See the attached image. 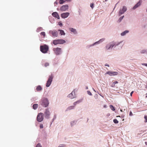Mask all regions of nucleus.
<instances>
[{"instance_id":"obj_1","label":"nucleus","mask_w":147,"mask_h":147,"mask_svg":"<svg viewBox=\"0 0 147 147\" xmlns=\"http://www.w3.org/2000/svg\"><path fill=\"white\" fill-rule=\"evenodd\" d=\"M49 102L48 99L46 98H42L41 101V105L43 107H47L49 105Z\"/></svg>"},{"instance_id":"obj_2","label":"nucleus","mask_w":147,"mask_h":147,"mask_svg":"<svg viewBox=\"0 0 147 147\" xmlns=\"http://www.w3.org/2000/svg\"><path fill=\"white\" fill-rule=\"evenodd\" d=\"M49 50L48 47L46 45H44L40 46V50L43 53H46Z\"/></svg>"},{"instance_id":"obj_3","label":"nucleus","mask_w":147,"mask_h":147,"mask_svg":"<svg viewBox=\"0 0 147 147\" xmlns=\"http://www.w3.org/2000/svg\"><path fill=\"white\" fill-rule=\"evenodd\" d=\"M65 42V41L62 39L55 40L53 41V44L55 45L58 44H63Z\"/></svg>"},{"instance_id":"obj_4","label":"nucleus","mask_w":147,"mask_h":147,"mask_svg":"<svg viewBox=\"0 0 147 147\" xmlns=\"http://www.w3.org/2000/svg\"><path fill=\"white\" fill-rule=\"evenodd\" d=\"M44 114L45 117L46 118L49 119L50 118L51 113L48 109H45Z\"/></svg>"},{"instance_id":"obj_5","label":"nucleus","mask_w":147,"mask_h":147,"mask_svg":"<svg viewBox=\"0 0 147 147\" xmlns=\"http://www.w3.org/2000/svg\"><path fill=\"white\" fill-rule=\"evenodd\" d=\"M53 78V76L52 74H51V75L49 76V79L47 82L46 84V86L47 87L49 86L51 84Z\"/></svg>"},{"instance_id":"obj_6","label":"nucleus","mask_w":147,"mask_h":147,"mask_svg":"<svg viewBox=\"0 0 147 147\" xmlns=\"http://www.w3.org/2000/svg\"><path fill=\"white\" fill-rule=\"evenodd\" d=\"M37 121L39 122H40L43 121L44 119L43 113H39L37 117Z\"/></svg>"},{"instance_id":"obj_7","label":"nucleus","mask_w":147,"mask_h":147,"mask_svg":"<svg viewBox=\"0 0 147 147\" xmlns=\"http://www.w3.org/2000/svg\"><path fill=\"white\" fill-rule=\"evenodd\" d=\"M49 34L50 35L54 37H57L58 35V33L57 31L55 30H50L49 31Z\"/></svg>"},{"instance_id":"obj_8","label":"nucleus","mask_w":147,"mask_h":147,"mask_svg":"<svg viewBox=\"0 0 147 147\" xmlns=\"http://www.w3.org/2000/svg\"><path fill=\"white\" fill-rule=\"evenodd\" d=\"M53 50L54 53L56 55H59L61 53V49L59 47L57 48H54L53 49Z\"/></svg>"},{"instance_id":"obj_9","label":"nucleus","mask_w":147,"mask_h":147,"mask_svg":"<svg viewBox=\"0 0 147 147\" xmlns=\"http://www.w3.org/2000/svg\"><path fill=\"white\" fill-rule=\"evenodd\" d=\"M116 44L114 42H112L108 44L106 46V49L108 50L111 48H112Z\"/></svg>"},{"instance_id":"obj_10","label":"nucleus","mask_w":147,"mask_h":147,"mask_svg":"<svg viewBox=\"0 0 147 147\" xmlns=\"http://www.w3.org/2000/svg\"><path fill=\"white\" fill-rule=\"evenodd\" d=\"M106 74H109L110 76H114L118 74V72L116 71H109L107 72Z\"/></svg>"},{"instance_id":"obj_11","label":"nucleus","mask_w":147,"mask_h":147,"mask_svg":"<svg viewBox=\"0 0 147 147\" xmlns=\"http://www.w3.org/2000/svg\"><path fill=\"white\" fill-rule=\"evenodd\" d=\"M68 8V6L67 5H63L60 8L61 11H64L67 9Z\"/></svg>"},{"instance_id":"obj_12","label":"nucleus","mask_w":147,"mask_h":147,"mask_svg":"<svg viewBox=\"0 0 147 147\" xmlns=\"http://www.w3.org/2000/svg\"><path fill=\"white\" fill-rule=\"evenodd\" d=\"M69 15V13L68 12L64 13H62L61 16L62 18H65L67 17Z\"/></svg>"},{"instance_id":"obj_13","label":"nucleus","mask_w":147,"mask_h":147,"mask_svg":"<svg viewBox=\"0 0 147 147\" xmlns=\"http://www.w3.org/2000/svg\"><path fill=\"white\" fill-rule=\"evenodd\" d=\"M127 10V8L125 6H123L122 9H120L119 11V14H120L123 13Z\"/></svg>"},{"instance_id":"obj_14","label":"nucleus","mask_w":147,"mask_h":147,"mask_svg":"<svg viewBox=\"0 0 147 147\" xmlns=\"http://www.w3.org/2000/svg\"><path fill=\"white\" fill-rule=\"evenodd\" d=\"M142 2V0H140L133 7V9H134L140 6Z\"/></svg>"},{"instance_id":"obj_15","label":"nucleus","mask_w":147,"mask_h":147,"mask_svg":"<svg viewBox=\"0 0 147 147\" xmlns=\"http://www.w3.org/2000/svg\"><path fill=\"white\" fill-rule=\"evenodd\" d=\"M142 2V0H140L133 7V9H134L140 6Z\"/></svg>"},{"instance_id":"obj_16","label":"nucleus","mask_w":147,"mask_h":147,"mask_svg":"<svg viewBox=\"0 0 147 147\" xmlns=\"http://www.w3.org/2000/svg\"><path fill=\"white\" fill-rule=\"evenodd\" d=\"M73 93L74 94L75 93V90H74L71 93L69 94L68 95L67 97L70 98H74L75 96L73 95Z\"/></svg>"},{"instance_id":"obj_17","label":"nucleus","mask_w":147,"mask_h":147,"mask_svg":"<svg viewBox=\"0 0 147 147\" xmlns=\"http://www.w3.org/2000/svg\"><path fill=\"white\" fill-rule=\"evenodd\" d=\"M52 15L53 17L57 18L58 19H59V17L58 13L56 12H53L52 14Z\"/></svg>"},{"instance_id":"obj_18","label":"nucleus","mask_w":147,"mask_h":147,"mask_svg":"<svg viewBox=\"0 0 147 147\" xmlns=\"http://www.w3.org/2000/svg\"><path fill=\"white\" fill-rule=\"evenodd\" d=\"M69 30L72 32H73L74 34H76L77 33L76 29L72 28H70Z\"/></svg>"},{"instance_id":"obj_19","label":"nucleus","mask_w":147,"mask_h":147,"mask_svg":"<svg viewBox=\"0 0 147 147\" xmlns=\"http://www.w3.org/2000/svg\"><path fill=\"white\" fill-rule=\"evenodd\" d=\"M58 31L60 32V34L61 35H65V34L63 30H59Z\"/></svg>"},{"instance_id":"obj_20","label":"nucleus","mask_w":147,"mask_h":147,"mask_svg":"<svg viewBox=\"0 0 147 147\" xmlns=\"http://www.w3.org/2000/svg\"><path fill=\"white\" fill-rule=\"evenodd\" d=\"M42 90V88L40 86H38L36 88V90L37 91H40Z\"/></svg>"},{"instance_id":"obj_21","label":"nucleus","mask_w":147,"mask_h":147,"mask_svg":"<svg viewBox=\"0 0 147 147\" xmlns=\"http://www.w3.org/2000/svg\"><path fill=\"white\" fill-rule=\"evenodd\" d=\"M129 32V31L128 30H125L124 32H123L121 34V35L122 36H123L125 35L126 33H128Z\"/></svg>"},{"instance_id":"obj_22","label":"nucleus","mask_w":147,"mask_h":147,"mask_svg":"<svg viewBox=\"0 0 147 147\" xmlns=\"http://www.w3.org/2000/svg\"><path fill=\"white\" fill-rule=\"evenodd\" d=\"M38 105L37 104H35L33 105V109H36L38 107Z\"/></svg>"},{"instance_id":"obj_23","label":"nucleus","mask_w":147,"mask_h":147,"mask_svg":"<svg viewBox=\"0 0 147 147\" xmlns=\"http://www.w3.org/2000/svg\"><path fill=\"white\" fill-rule=\"evenodd\" d=\"M74 107H75V106H70L67 109V110L68 111V110H70L71 109H73L74 108Z\"/></svg>"},{"instance_id":"obj_24","label":"nucleus","mask_w":147,"mask_h":147,"mask_svg":"<svg viewBox=\"0 0 147 147\" xmlns=\"http://www.w3.org/2000/svg\"><path fill=\"white\" fill-rule=\"evenodd\" d=\"M105 40V39L104 38H102V39H101L100 40L98 41V42H96L95 43H94V45L96 44V43H98V42H102L104 40Z\"/></svg>"},{"instance_id":"obj_25","label":"nucleus","mask_w":147,"mask_h":147,"mask_svg":"<svg viewBox=\"0 0 147 147\" xmlns=\"http://www.w3.org/2000/svg\"><path fill=\"white\" fill-rule=\"evenodd\" d=\"M110 107L112 110L113 111L115 110V108L112 105H110Z\"/></svg>"},{"instance_id":"obj_26","label":"nucleus","mask_w":147,"mask_h":147,"mask_svg":"<svg viewBox=\"0 0 147 147\" xmlns=\"http://www.w3.org/2000/svg\"><path fill=\"white\" fill-rule=\"evenodd\" d=\"M141 53H147V50H142L141 52Z\"/></svg>"},{"instance_id":"obj_27","label":"nucleus","mask_w":147,"mask_h":147,"mask_svg":"<svg viewBox=\"0 0 147 147\" xmlns=\"http://www.w3.org/2000/svg\"><path fill=\"white\" fill-rule=\"evenodd\" d=\"M60 2L59 3L60 4H62L63 3H65V0H59Z\"/></svg>"},{"instance_id":"obj_28","label":"nucleus","mask_w":147,"mask_h":147,"mask_svg":"<svg viewBox=\"0 0 147 147\" xmlns=\"http://www.w3.org/2000/svg\"><path fill=\"white\" fill-rule=\"evenodd\" d=\"M40 34L41 35L43 36V37H45V32H41Z\"/></svg>"},{"instance_id":"obj_29","label":"nucleus","mask_w":147,"mask_h":147,"mask_svg":"<svg viewBox=\"0 0 147 147\" xmlns=\"http://www.w3.org/2000/svg\"><path fill=\"white\" fill-rule=\"evenodd\" d=\"M113 122L115 123H118V121H117V120L116 119H114L113 120Z\"/></svg>"},{"instance_id":"obj_30","label":"nucleus","mask_w":147,"mask_h":147,"mask_svg":"<svg viewBox=\"0 0 147 147\" xmlns=\"http://www.w3.org/2000/svg\"><path fill=\"white\" fill-rule=\"evenodd\" d=\"M144 118L145 119L144 122L146 123L147 122V115H145L144 117Z\"/></svg>"},{"instance_id":"obj_31","label":"nucleus","mask_w":147,"mask_h":147,"mask_svg":"<svg viewBox=\"0 0 147 147\" xmlns=\"http://www.w3.org/2000/svg\"><path fill=\"white\" fill-rule=\"evenodd\" d=\"M90 6L92 9L94 7V4L93 3H91L90 4Z\"/></svg>"},{"instance_id":"obj_32","label":"nucleus","mask_w":147,"mask_h":147,"mask_svg":"<svg viewBox=\"0 0 147 147\" xmlns=\"http://www.w3.org/2000/svg\"><path fill=\"white\" fill-rule=\"evenodd\" d=\"M76 123L75 122V121H72L71 123V124L72 126L74 125V124H75Z\"/></svg>"},{"instance_id":"obj_33","label":"nucleus","mask_w":147,"mask_h":147,"mask_svg":"<svg viewBox=\"0 0 147 147\" xmlns=\"http://www.w3.org/2000/svg\"><path fill=\"white\" fill-rule=\"evenodd\" d=\"M87 92L88 95H92V93H91L90 91H88Z\"/></svg>"},{"instance_id":"obj_34","label":"nucleus","mask_w":147,"mask_h":147,"mask_svg":"<svg viewBox=\"0 0 147 147\" xmlns=\"http://www.w3.org/2000/svg\"><path fill=\"white\" fill-rule=\"evenodd\" d=\"M111 86L112 87H114L115 86V84L114 83H113V82L111 84Z\"/></svg>"},{"instance_id":"obj_35","label":"nucleus","mask_w":147,"mask_h":147,"mask_svg":"<svg viewBox=\"0 0 147 147\" xmlns=\"http://www.w3.org/2000/svg\"><path fill=\"white\" fill-rule=\"evenodd\" d=\"M65 145L61 144L59 145L58 147H65Z\"/></svg>"},{"instance_id":"obj_36","label":"nucleus","mask_w":147,"mask_h":147,"mask_svg":"<svg viewBox=\"0 0 147 147\" xmlns=\"http://www.w3.org/2000/svg\"><path fill=\"white\" fill-rule=\"evenodd\" d=\"M36 147H41V146L40 144H38Z\"/></svg>"},{"instance_id":"obj_37","label":"nucleus","mask_w":147,"mask_h":147,"mask_svg":"<svg viewBox=\"0 0 147 147\" xmlns=\"http://www.w3.org/2000/svg\"><path fill=\"white\" fill-rule=\"evenodd\" d=\"M49 65V63H45V67H47Z\"/></svg>"},{"instance_id":"obj_38","label":"nucleus","mask_w":147,"mask_h":147,"mask_svg":"<svg viewBox=\"0 0 147 147\" xmlns=\"http://www.w3.org/2000/svg\"><path fill=\"white\" fill-rule=\"evenodd\" d=\"M40 128H42L43 127V125L42 124H40Z\"/></svg>"},{"instance_id":"obj_39","label":"nucleus","mask_w":147,"mask_h":147,"mask_svg":"<svg viewBox=\"0 0 147 147\" xmlns=\"http://www.w3.org/2000/svg\"><path fill=\"white\" fill-rule=\"evenodd\" d=\"M124 17V16L121 17L119 19V20H120V21L123 19Z\"/></svg>"},{"instance_id":"obj_40","label":"nucleus","mask_w":147,"mask_h":147,"mask_svg":"<svg viewBox=\"0 0 147 147\" xmlns=\"http://www.w3.org/2000/svg\"><path fill=\"white\" fill-rule=\"evenodd\" d=\"M58 24L60 26H61L62 25V24L60 22H59Z\"/></svg>"},{"instance_id":"obj_41","label":"nucleus","mask_w":147,"mask_h":147,"mask_svg":"<svg viewBox=\"0 0 147 147\" xmlns=\"http://www.w3.org/2000/svg\"><path fill=\"white\" fill-rule=\"evenodd\" d=\"M142 65H145L146 66H147V63H144L142 64Z\"/></svg>"},{"instance_id":"obj_42","label":"nucleus","mask_w":147,"mask_h":147,"mask_svg":"<svg viewBox=\"0 0 147 147\" xmlns=\"http://www.w3.org/2000/svg\"><path fill=\"white\" fill-rule=\"evenodd\" d=\"M132 115H133L132 113V112L131 111H130V113H129V115L131 116Z\"/></svg>"},{"instance_id":"obj_43","label":"nucleus","mask_w":147,"mask_h":147,"mask_svg":"<svg viewBox=\"0 0 147 147\" xmlns=\"http://www.w3.org/2000/svg\"><path fill=\"white\" fill-rule=\"evenodd\" d=\"M113 83H114L115 84V85L116 84H118V82L117 81H115L113 82Z\"/></svg>"},{"instance_id":"obj_44","label":"nucleus","mask_w":147,"mask_h":147,"mask_svg":"<svg viewBox=\"0 0 147 147\" xmlns=\"http://www.w3.org/2000/svg\"><path fill=\"white\" fill-rule=\"evenodd\" d=\"M54 4L55 5H57L58 4V2H57V1H55V2L54 3Z\"/></svg>"},{"instance_id":"obj_45","label":"nucleus","mask_w":147,"mask_h":147,"mask_svg":"<svg viewBox=\"0 0 147 147\" xmlns=\"http://www.w3.org/2000/svg\"><path fill=\"white\" fill-rule=\"evenodd\" d=\"M105 66H108V67H109V65H108V64L106 63V64L105 65Z\"/></svg>"},{"instance_id":"obj_46","label":"nucleus","mask_w":147,"mask_h":147,"mask_svg":"<svg viewBox=\"0 0 147 147\" xmlns=\"http://www.w3.org/2000/svg\"><path fill=\"white\" fill-rule=\"evenodd\" d=\"M133 92H134V91H132L131 92V93H130V95H131V96H132V94H133Z\"/></svg>"},{"instance_id":"obj_47","label":"nucleus","mask_w":147,"mask_h":147,"mask_svg":"<svg viewBox=\"0 0 147 147\" xmlns=\"http://www.w3.org/2000/svg\"><path fill=\"white\" fill-rule=\"evenodd\" d=\"M77 104V102H74V106H75V105H76Z\"/></svg>"},{"instance_id":"obj_48","label":"nucleus","mask_w":147,"mask_h":147,"mask_svg":"<svg viewBox=\"0 0 147 147\" xmlns=\"http://www.w3.org/2000/svg\"><path fill=\"white\" fill-rule=\"evenodd\" d=\"M65 0V1H66L70 2V1H71V0Z\"/></svg>"},{"instance_id":"obj_49","label":"nucleus","mask_w":147,"mask_h":147,"mask_svg":"<svg viewBox=\"0 0 147 147\" xmlns=\"http://www.w3.org/2000/svg\"><path fill=\"white\" fill-rule=\"evenodd\" d=\"M80 102H81L80 101H79L78 100V101H76V102H77V104H78V103H79Z\"/></svg>"},{"instance_id":"obj_50","label":"nucleus","mask_w":147,"mask_h":147,"mask_svg":"<svg viewBox=\"0 0 147 147\" xmlns=\"http://www.w3.org/2000/svg\"><path fill=\"white\" fill-rule=\"evenodd\" d=\"M120 43H121V42L119 43L118 44H117L116 45H118Z\"/></svg>"},{"instance_id":"obj_51","label":"nucleus","mask_w":147,"mask_h":147,"mask_svg":"<svg viewBox=\"0 0 147 147\" xmlns=\"http://www.w3.org/2000/svg\"><path fill=\"white\" fill-rule=\"evenodd\" d=\"M146 97H147V93L146 94Z\"/></svg>"},{"instance_id":"obj_52","label":"nucleus","mask_w":147,"mask_h":147,"mask_svg":"<svg viewBox=\"0 0 147 147\" xmlns=\"http://www.w3.org/2000/svg\"><path fill=\"white\" fill-rule=\"evenodd\" d=\"M117 117H120V116L119 115L117 116Z\"/></svg>"},{"instance_id":"obj_53","label":"nucleus","mask_w":147,"mask_h":147,"mask_svg":"<svg viewBox=\"0 0 147 147\" xmlns=\"http://www.w3.org/2000/svg\"><path fill=\"white\" fill-rule=\"evenodd\" d=\"M121 111L122 112V110H121Z\"/></svg>"},{"instance_id":"obj_54","label":"nucleus","mask_w":147,"mask_h":147,"mask_svg":"<svg viewBox=\"0 0 147 147\" xmlns=\"http://www.w3.org/2000/svg\"><path fill=\"white\" fill-rule=\"evenodd\" d=\"M105 106H104V107H105Z\"/></svg>"}]
</instances>
